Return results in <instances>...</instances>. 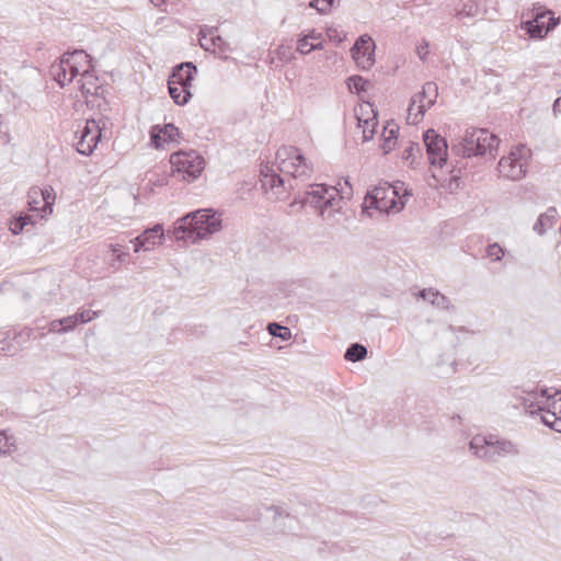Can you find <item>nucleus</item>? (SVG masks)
I'll return each mask as SVG.
<instances>
[{"mask_svg":"<svg viewBox=\"0 0 561 561\" xmlns=\"http://www.w3.org/2000/svg\"><path fill=\"white\" fill-rule=\"evenodd\" d=\"M34 224L35 220L33 219V216L20 214L10 221L9 229L13 234H19L23 231L25 226Z\"/></svg>","mask_w":561,"mask_h":561,"instance_id":"27","label":"nucleus"},{"mask_svg":"<svg viewBox=\"0 0 561 561\" xmlns=\"http://www.w3.org/2000/svg\"><path fill=\"white\" fill-rule=\"evenodd\" d=\"M479 13V3L477 0H462L461 8L455 10V16L473 18Z\"/></svg>","mask_w":561,"mask_h":561,"instance_id":"26","label":"nucleus"},{"mask_svg":"<svg viewBox=\"0 0 561 561\" xmlns=\"http://www.w3.org/2000/svg\"><path fill=\"white\" fill-rule=\"evenodd\" d=\"M557 221V210L550 207L546 213L541 214L535 222L533 229L539 236L546 233V231L553 227Z\"/></svg>","mask_w":561,"mask_h":561,"instance_id":"23","label":"nucleus"},{"mask_svg":"<svg viewBox=\"0 0 561 561\" xmlns=\"http://www.w3.org/2000/svg\"><path fill=\"white\" fill-rule=\"evenodd\" d=\"M560 103H561V98H558L554 103H553V112L557 113V112H560Z\"/></svg>","mask_w":561,"mask_h":561,"instance_id":"55","label":"nucleus"},{"mask_svg":"<svg viewBox=\"0 0 561 561\" xmlns=\"http://www.w3.org/2000/svg\"><path fill=\"white\" fill-rule=\"evenodd\" d=\"M397 195L396 187L388 183L380 184L367 192L363 203V211L376 209L380 213H388L389 209L392 208L401 209L403 203L400 202V206L398 207Z\"/></svg>","mask_w":561,"mask_h":561,"instance_id":"6","label":"nucleus"},{"mask_svg":"<svg viewBox=\"0 0 561 561\" xmlns=\"http://www.w3.org/2000/svg\"><path fill=\"white\" fill-rule=\"evenodd\" d=\"M216 30L209 28V43H205L202 41V47L205 50H214L215 48L224 49V45L226 44L221 36L215 34Z\"/></svg>","mask_w":561,"mask_h":561,"instance_id":"35","label":"nucleus"},{"mask_svg":"<svg viewBox=\"0 0 561 561\" xmlns=\"http://www.w3.org/2000/svg\"><path fill=\"white\" fill-rule=\"evenodd\" d=\"M60 322L61 328L64 329V334L73 331L78 325L73 314L61 318Z\"/></svg>","mask_w":561,"mask_h":561,"instance_id":"43","label":"nucleus"},{"mask_svg":"<svg viewBox=\"0 0 561 561\" xmlns=\"http://www.w3.org/2000/svg\"><path fill=\"white\" fill-rule=\"evenodd\" d=\"M486 253L488 256L493 259L494 261H500L504 255L503 249L497 243L490 244L488 247Z\"/></svg>","mask_w":561,"mask_h":561,"instance_id":"44","label":"nucleus"},{"mask_svg":"<svg viewBox=\"0 0 561 561\" xmlns=\"http://www.w3.org/2000/svg\"><path fill=\"white\" fill-rule=\"evenodd\" d=\"M55 202V194L53 188H38L33 187L28 192V206L30 210L38 211L41 218L46 217L53 213V205Z\"/></svg>","mask_w":561,"mask_h":561,"instance_id":"15","label":"nucleus"},{"mask_svg":"<svg viewBox=\"0 0 561 561\" xmlns=\"http://www.w3.org/2000/svg\"><path fill=\"white\" fill-rule=\"evenodd\" d=\"M358 119V127L363 129V141H369L376 131V127L378 125L376 114L371 118L362 119L360 117H357Z\"/></svg>","mask_w":561,"mask_h":561,"instance_id":"28","label":"nucleus"},{"mask_svg":"<svg viewBox=\"0 0 561 561\" xmlns=\"http://www.w3.org/2000/svg\"><path fill=\"white\" fill-rule=\"evenodd\" d=\"M267 510L273 512V514H274V522H276V519L278 517H289V513L286 512L285 510H283L279 506L271 505V506L267 507Z\"/></svg>","mask_w":561,"mask_h":561,"instance_id":"46","label":"nucleus"},{"mask_svg":"<svg viewBox=\"0 0 561 561\" xmlns=\"http://www.w3.org/2000/svg\"><path fill=\"white\" fill-rule=\"evenodd\" d=\"M309 38V41H320L322 38V34L317 32L316 30H311L308 34H306Z\"/></svg>","mask_w":561,"mask_h":561,"instance_id":"50","label":"nucleus"},{"mask_svg":"<svg viewBox=\"0 0 561 561\" xmlns=\"http://www.w3.org/2000/svg\"><path fill=\"white\" fill-rule=\"evenodd\" d=\"M164 230L161 224L142 231V251L152 250L156 245L162 244Z\"/></svg>","mask_w":561,"mask_h":561,"instance_id":"21","label":"nucleus"},{"mask_svg":"<svg viewBox=\"0 0 561 561\" xmlns=\"http://www.w3.org/2000/svg\"><path fill=\"white\" fill-rule=\"evenodd\" d=\"M274 54L276 58L283 62H289L294 59L291 47L288 45H279Z\"/></svg>","mask_w":561,"mask_h":561,"instance_id":"39","label":"nucleus"},{"mask_svg":"<svg viewBox=\"0 0 561 561\" xmlns=\"http://www.w3.org/2000/svg\"><path fill=\"white\" fill-rule=\"evenodd\" d=\"M75 319L77 320V324L79 323H88L98 317V312L89 309L80 310L76 312Z\"/></svg>","mask_w":561,"mask_h":561,"instance_id":"41","label":"nucleus"},{"mask_svg":"<svg viewBox=\"0 0 561 561\" xmlns=\"http://www.w3.org/2000/svg\"><path fill=\"white\" fill-rule=\"evenodd\" d=\"M423 141L430 163L442 168L446 163L448 154V146L445 138L439 136L434 129H428L423 135Z\"/></svg>","mask_w":561,"mask_h":561,"instance_id":"11","label":"nucleus"},{"mask_svg":"<svg viewBox=\"0 0 561 561\" xmlns=\"http://www.w3.org/2000/svg\"><path fill=\"white\" fill-rule=\"evenodd\" d=\"M67 60L61 56L49 68L50 76L60 87H65L76 78V76H71V66Z\"/></svg>","mask_w":561,"mask_h":561,"instance_id":"19","label":"nucleus"},{"mask_svg":"<svg viewBox=\"0 0 561 561\" xmlns=\"http://www.w3.org/2000/svg\"><path fill=\"white\" fill-rule=\"evenodd\" d=\"M346 84L351 92L360 93L366 90L368 81L360 76H352L346 80Z\"/></svg>","mask_w":561,"mask_h":561,"instance_id":"36","label":"nucleus"},{"mask_svg":"<svg viewBox=\"0 0 561 561\" xmlns=\"http://www.w3.org/2000/svg\"><path fill=\"white\" fill-rule=\"evenodd\" d=\"M130 243H133L135 252L140 251V236H137L133 240H130Z\"/></svg>","mask_w":561,"mask_h":561,"instance_id":"53","label":"nucleus"},{"mask_svg":"<svg viewBox=\"0 0 561 561\" xmlns=\"http://www.w3.org/2000/svg\"><path fill=\"white\" fill-rule=\"evenodd\" d=\"M366 356L367 348L359 343L351 344L344 354V358L348 362L363 360Z\"/></svg>","mask_w":561,"mask_h":561,"instance_id":"29","label":"nucleus"},{"mask_svg":"<svg viewBox=\"0 0 561 561\" xmlns=\"http://www.w3.org/2000/svg\"><path fill=\"white\" fill-rule=\"evenodd\" d=\"M523 405L529 414L539 413L540 419L546 426L561 433V415H558L556 411H551L541 405L538 401L537 392L528 393L527 397L523 399Z\"/></svg>","mask_w":561,"mask_h":561,"instance_id":"12","label":"nucleus"},{"mask_svg":"<svg viewBox=\"0 0 561 561\" xmlns=\"http://www.w3.org/2000/svg\"><path fill=\"white\" fill-rule=\"evenodd\" d=\"M428 53V44L427 42H423L420 46H417V54L421 59L424 58V56Z\"/></svg>","mask_w":561,"mask_h":561,"instance_id":"49","label":"nucleus"},{"mask_svg":"<svg viewBox=\"0 0 561 561\" xmlns=\"http://www.w3.org/2000/svg\"><path fill=\"white\" fill-rule=\"evenodd\" d=\"M150 2L157 7V8H160L163 3H164V0H150Z\"/></svg>","mask_w":561,"mask_h":561,"instance_id":"56","label":"nucleus"},{"mask_svg":"<svg viewBox=\"0 0 561 561\" xmlns=\"http://www.w3.org/2000/svg\"><path fill=\"white\" fill-rule=\"evenodd\" d=\"M167 142L163 141V134L159 126H153L150 130V146L154 149H162Z\"/></svg>","mask_w":561,"mask_h":561,"instance_id":"38","label":"nucleus"},{"mask_svg":"<svg viewBox=\"0 0 561 561\" xmlns=\"http://www.w3.org/2000/svg\"><path fill=\"white\" fill-rule=\"evenodd\" d=\"M19 352V346L14 345L11 341L0 342V354L13 356Z\"/></svg>","mask_w":561,"mask_h":561,"instance_id":"42","label":"nucleus"},{"mask_svg":"<svg viewBox=\"0 0 561 561\" xmlns=\"http://www.w3.org/2000/svg\"><path fill=\"white\" fill-rule=\"evenodd\" d=\"M48 332L64 334V329L61 328L60 319L53 320L48 323Z\"/></svg>","mask_w":561,"mask_h":561,"instance_id":"45","label":"nucleus"},{"mask_svg":"<svg viewBox=\"0 0 561 561\" xmlns=\"http://www.w3.org/2000/svg\"><path fill=\"white\" fill-rule=\"evenodd\" d=\"M267 331L272 336L279 337L283 341H287L291 336V332H290L289 328L284 327L276 322L268 323Z\"/></svg>","mask_w":561,"mask_h":561,"instance_id":"32","label":"nucleus"},{"mask_svg":"<svg viewBox=\"0 0 561 561\" xmlns=\"http://www.w3.org/2000/svg\"><path fill=\"white\" fill-rule=\"evenodd\" d=\"M15 449V438L5 431H0V455H10Z\"/></svg>","mask_w":561,"mask_h":561,"instance_id":"31","label":"nucleus"},{"mask_svg":"<svg viewBox=\"0 0 561 561\" xmlns=\"http://www.w3.org/2000/svg\"><path fill=\"white\" fill-rule=\"evenodd\" d=\"M299 203L316 209L321 219L331 226L339 222L337 216L342 214L343 208L339 190L325 184L309 185Z\"/></svg>","mask_w":561,"mask_h":561,"instance_id":"3","label":"nucleus"},{"mask_svg":"<svg viewBox=\"0 0 561 561\" xmlns=\"http://www.w3.org/2000/svg\"><path fill=\"white\" fill-rule=\"evenodd\" d=\"M396 140L391 139V137L383 136V142L381 145V148L383 150V153H388L392 150L394 146Z\"/></svg>","mask_w":561,"mask_h":561,"instance_id":"48","label":"nucleus"},{"mask_svg":"<svg viewBox=\"0 0 561 561\" xmlns=\"http://www.w3.org/2000/svg\"><path fill=\"white\" fill-rule=\"evenodd\" d=\"M340 3V0H311L309 7L320 14H328L331 9Z\"/></svg>","mask_w":561,"mask_h":561,"instance_id":"34","label":"nucleus"},{"mask_svg":"<svg viewBox=\"0 0 561 561\" xmlns=\"http://www.w3.org/2000/svg\"><path fill=\"white\" fill-rule=\"evenodd\" d=\"M77 134H79L76 142L77 151L83 156L91 154L101 138L99 123L94 118L87 119L82 129L78 130Z\"/></svg>","mask_w":561,"mask_h":561,"instance_id":"13","label":"nucleus"},{"mask_svg":"<svg viewBox=\"0 0 561 561\" xmlns=\"http://www.w3.org/2000/svg\"><path fill=\"white\" fill-rule=\"evenodd\" d=\"M474 128L467 129L461 139L451 146V151L463 158L476 156L477 146L474 144Z\"/></svg>","mask_w":561,"mask_h":561,"instance_id":"20","label":"nucleus"},{"mask_svg":"<svg viewBox=\"0 0 561 561\" xmlns=\"http://www.w3.org/2000/svg\"><path fill=\"white\" fill-rule=\"evenodd\" d=\"M322 48H323V44L321 41L316 44L309 43V38L307 35H304L297 42V51L300 53L301 55H307V54L311 53L312 50L322 49Z\"/></svg>","mask_w":561,"mask_h":561,"instance_id":"33","label":"nucleus"},{"mask_svg":"<svg viewBox=\"0 0 561 561\" xmlns=\"http://www.w3.org/2000/svg\"><path fill=\"white\" fill-rule=\"evenodd\" d=\"M160 130H162L164 142L175 141L176 137L180 136L179 129L173 124H167L160 127Z\"/></svg>","mask_w":561,"mask_h":561,"instance_id":"40","label":"nucleus"},{"mask_svg":"<svg viewBox=\"0 0 561 561\" xmlns=\"http://www.w3.org/2000/svg\"><path fill=\"white\" fill-rule=\"evenodd\" d=\"M420 150V147L417 144L415 145H411L410 147H408L404 151H403V158L409 160V159H412V162L414 161V151H419Z\"/></svg>","mask_w":561,"mask_h":561,"instance_id":"47","label":"nucleus"},{"mask_svg":"<svg viewBox=\"0 0 561 561\" xmlns=\"http://www.w3.org/2000/svg\"><path fill=\"white\" fill-rule=\"evenodd\" d=\"M551 399L552 397L548 394L547 389H542L540 394H538V401L541 405L551 411H556L558 415H561V397L559 399H553L552 401Z\"/></svg>","mask_w":561,"mask_h":561,"instance_id":"30","label":"nucleus"},{"mask_svg":"<svg viewBox=\"0 0 561 561\" xmlns=\"http://www.w3.org/2000/svg\"><path fill=\"white\" fill-rule=\"evenodd\" d=\"M195 75H197V67L193 62H182L173 68L168 82L191 89Z\"/></svg>","mask_w":561,"mask_h":561,"instance_id":"17","label":"nucleus"},{"mask_svg":"<svg viewBox=\"0 0 561 561\" xmlns=\"http://www.w3.org/2000/svg\"><path fill=\"white\" fill-rule=\"evenodd\" d=\"M77 84L89 107L100 111L106 108L107 101L104 98L105 89L92 72L81 76L77 80Z\"/></svg>","mask_w":561,"mask_h":561,"instance_id":"10","label":"nucleus"},{"mask_svg":"<svg viewBox=\"0 0 561 561\" xmlns=\"http://www.w3.org/2000/svg\"><path fill=\"white\" fill-rule=\"evenodd\" d=\"M558 25L551 11L542 10L541 7L533 9L531 19L522 23V28L535 39H542L551 30Z\"/></svg>","mask_w":561,"mask_h":561,"instance_id":"9","label":"nucleus"},{"mask_svg":"<svg viewBox=\"0 0 561 561\" xmlns=\"http://www.w3.org/2000/svg\"><path fill=\"white\" fill-rule=\"evenodd\" d=\"M199 35H201V38H199L201 44H202V41L205 43H209V30H207V32L205 30H201Z\"/></svg>","mask_w":561,"mask_h":561,"instance_id":"52","label":"nucleus"},{"mask_svg":"<svg viewBox=\"0 0 561 561\" xmlns=\"http://www.w3.org/2000/svg\"><path fill=\"white\" fill-rule=\"evenodd\" d=\"M167 142L163 141V134L159 126H153L150 130V146L154 149H162Z\"/></svg>","mask_w":561,"mask_h":561,"instance_id":"37","label":"nucleus"},{"mask_svg":"<svg viewBox=\"0 0 561 561\" xmlns=\"http://www.w3.org/2000/svg\"><path fill=\"white\" fill-rule=\"evenodd\" d=\"M277 173L273 167L264 165L261 169V184L265 190H275L286 184L293 190L291 181L305 182L311 179L313 165L305 158L299 148L293 146L280 147L276 151Z\"/></svg>","mask_w":561,"mask_h":561,"instance_id":"1","label":"nucleus"},{"mask_svg":"<svg viewBox=\"0 0 561 561\" xmlns=\"http://www.w3.org/2000/svg\"><path fill=\"white\" fill-rule=\"evenodd\" d=\"M221 229V216L213 209H198L176 220L173 236L176 240L196 242Z\"/></svg>","mask_w":561,"mask_h":561,"instance_id":"2","label":"nucleus"},{"mask_svg":"<svg viewBox=\"0 0 561 561\" xmlns=\"http://www.w3.org/2000/svg\"><path fill=\"white\" fill-rule=\"evenodd\" d=\"M398 128H390L389 130L387 127L383 130V136L391 137V139L396 140L397 138Z\"/></svg>","mask_w":561,"mask_h":561,"instance_id":"51","label":"nucleus"},{"mask_svg":"<svg viewBox=\"0 0 561 561\" xmlns=\"http://www.w3.org/2000/svg\"><path fill=\"white\" fill-rule=\"evenodd\" d=\"M113 253L116 255V257L121 261H123L122 256L124 255V253L122 252V250L118 248V245L114 247L113 248Z\"/></svg>","mask_w":561,"mask_h":561,"instance_id":"54","label":"nucleus"},{"mask_svg":"<svg viewBox=\"0 0 561 561\" xmlns=\"http://www.w3.org/2000/svg\"><path fill=\"white\" fill-rule=\"evenodd\" d=\"M438 96V88L434 82H426L422 91L414 94L408 108V119L417 124L424 116L427 108L432 107Z\"/></svg>","mask_w":561,"mask_h":561,"instance_id":"8","label":"nucleus"},{"mask_svg":"<svg viewBox=\"0 0 561 561\" xmlns=\"http://www.w3.org/2000/svg\"><path fill=\"white\" fill-rule=\"evenodd\" d=\"M419 297L428 301L439 309H448L450 307L449 299L434 288H425L419 293Z\"/></svg>","mask_w":561,"mask_h":561,"instance_id":"22","label":"nucleus"},{"mask_svg":"<svg viewBox=\"0 0 561 561\" xmlns=\"http://www.w3.org/2000/svg\"><path fill=\"white\" fill-rule=\"evenodd\" d=\"M71 66V76H84L91 72V57L84 50H73L62 55Z\"/></svg>","mask_w":561,"mask_h":561,"instance_id":"18","label":"nucleus"},{"mask_svg":"<svg viewBox=\"0 0 561 561\" xmlns=\"http://www.w3.org/2000/svg\"><path fill=\"white\" fill-rule=\"evenodd\" d=\"M375 42L369 35L365 34L357 38L351 48V54L360 69L368 70L373 67L375 62Z\"/></svg>","mask_w":561,"mask_h":561,"instance_id":"14","label":"nucleus"},{"mask_svg":"<svg viewBox=\"0 0 561 561\" xmlns=\"http://www.w3.org/2000/svg\"><path fill=\"white\" fill-rule=\"evenodd\" d=\"M474 144L477 146L476 156L486 153L494 156L500 144L497 136L484 128H474Z\"/></svg>","mask_w":561,"mask_h":561,"instance_id":"16","label":"nucleus"},{"mask_svg":"<svg viewBox=\"0 0 561 561\" xmlns=\"http://www.w3.org/2000/svg\"><path fill=\"white\" fill-rule=\"evenodd\" d=\"M470 451L479 459L486 462H495L500 458L518 457L520 449L518 444L497 435H476L469 443Z\"/></svg>","mask_w":561,"mask_h":561,"instance_id":"4","label":"nucleus"},{"mask_svg":"<svg viewBox=\"0 0 561 561\" xmlns=\"http://www.w3.org/2000/svg\"><path fill=\"white\" fill-rule=\"evenodd\" d=\"M170 164L174 172L182 174L187 181L195 180L205 168L204 159L194 150L171 154Z\"/></svg>","mask_w":561,"mask_h":561,"instance_id":"7","label":"nucleus"},{"mask_svg":"<svg viewBox=\"0 0 561 561\" xmlns=\"http://www.w3.org/2000/svg\"><path fill=\"white\" fill-rule=\"evenodd\" d=\"M529 158L530 150L526 146L518 145L512 148L510 153L499 161L500 176L511 181L522 180L526 175Z\"/></svg>","mask_w":561,"mask_h":561,"instance_id":"5","label":"nucleus"},{"mask_svg":"<svg viewBox=\"0 0 561 561\" xmlns=\"http://www.w3.org/2000/svg\"><path fill=\"white\" fill-rule=\"evenodd\" d=\"M146 179L148 180L147 194H153L154 187H162L168 182L165 165L159 167L156 171L146 172Z\"/></svg>","mask_w":561,"mask_h":561,"instance_id":"24","label":"nucleus"},{"mask_svg":"<svg viewBox=\"0 0 561 561\" xmlns=\"http://www.w3.org/2000/svg\"><path fill=\"white\" fill-rule=\"evenodd\" d=\"M168 90L171 99L176 105H185L192 98L190 88L180 87L178 84H171V82H168Z\"/></svg>","mask_w":561,"mask_h":561,"instance_id":"25","label":"nucleus"}]
</instances>
